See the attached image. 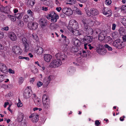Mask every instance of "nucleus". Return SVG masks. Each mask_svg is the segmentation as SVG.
I'll use <instances>...</instances> for the list:
<instances>
[{
  "instance_id": "nucleus-41",
  "label": "nucleus",
  "mask_w": 126,
  "mask_h": 126,
  "mask_svg": "<svg viewBox=\"0 0 126 126\" xmlns=\"http://www.w3.org/2000/svg\"><path fill=\"white\" fill-rule=\"evenodd\" d=\"M71 51L73 52H77L78 51V48L77 47H72L71 49Z\"/></svg>"
},
{
  "instance_id": "nucleus-3",
  "label": "nucleus",
  "mask_w": 126,
  "mask_h": 126,
  "mask_svg": "<svg viewBox=\"0 0 126 126\" xmlns=\"http://www.w3.org/2000/svg\"><path fill=\"white\" fill-rule=\"evenodd\" d=\"M113 45L114 47L119 49L123 48L125 46V43L119 40H116L114 41Z\"/></svg>"
},
{
  "instance_id": "nucleus-12",
  "label": "nucleus",
  "mask_w": 126,
  "mask_h": 126,
  "mask_svg": "<svg viewBox=\"0 0 126 126\" xmlns=\"http://www.w3.org/2000/svg\"><path fill=\"white\" fill-rule=\"evenodd\" d=\"M0 71L4 74L8 72L7 67L5 65L0 62Z\"/></svg>"
},
{
  "instance_id": "nucleus-32",
  "label": "nucleus",
  "mask_w": 126,
  "mask_h": 126,
  "mask_svg": "<svg viewBox=\"0 0 126 126\" xmlns=\"http://www.w3.org/2000/svg\"><path fill=\"white\" fill-rule=\"evenodd\" d=\"M14 16H15L16 18L17 19H20L23 16V14L22 13L19 14L18 13L16 14H15Z\"/></svg>"
},
{
  "instance_id": "nucleus-58",
  "label": "nucleus",
  "mask_w": 126,
  "mask_h": 126,
  "mask_svg": "<svg viewBox=\"0 0 126 126\" xmlns=\"http://www.w3.org/2000/svg\"><path fill=\"white\" fill-rule=\"evenodd\" d=\"M116 24H112V30H115L116 27Z\"/></svg>"
},
{
  "instance_id": "nucleus-13",
  "label": "nucleus",
  "mask_w": 126,
  "mask_h": 126,
  "mask_svg": "<svg viewBox=\"0 0 126 126\" xmlns=\"http://www.w3.org/2000/svg\"><path fill=\"white\" fill-rule=\"evenodd\" d=\"M32 118V121L33 123H36L38 120L39 116L36 113H33L29 116V118Z\"/></svg>"
},
{
  "instance_id": "nucleus-18",
  "label": "nucleus",
  "mask_w": 126,
  "mask_h": 126,
  "mask_svg": "<svg viewBox=\"0 0 126 126\" xmlns=\"http://www.w3.org/2000/svg\"><path fill=\"white\" fill-rule=\"evenodd\" d=\"M8 36L10 39L12 41H16L17 39V37L15 33L13 32L9 33Z\"/></svg>"
},
{
  "instance_id": "nucleus-51",
  "label": "nucleus",
  "mask_w": 126,
  "mask_h": 126,
  "mask_svg": "<svg viewBox=\"0 0 126 126\" xmlns=\"http://www.w3.org/2000/svg\"><path fill=\"white\" fill-rule=\"evenodd\" d=\"M8 72L10 74H14L15 73V71L13 70L11 68H9L8 69Z\"/></svg>"
},
{
  "instance_id": "nucleus-50",
  "label": "nucleus",
  "mask_w": 126,
  "mask_h": 126,
  "mask_svg": "<svg viewBox=\"0 0 126 126\" xmlns=\"http://www.w3.org/2000/svg\"><path fill=\"white\" fill-rule=\"evenodd\" d=\"M17 106L18 107H21L23 106L21 102V101L19 99L18 102L17 104Z\"/></svg>"
},
{
  "instance_id": "nucleus-29",
  "label": "nucleus",
  "mask_w": 126,
  "mask_h": 126,
  "mask_svg": "<svg viewBox=\"0 0 126 126\" xmlns=\"http://www.w3.org/2000/svg\"><path fill=\"white\" fill-rule=\"evenodd\" d=\"M58 25L57 24L54 23H51L50 26V28L51 30H55L57 27Z\"/></svg>"
},
{
  "instance_id": "nucleus-33",
  "label": "nucleus",
  "mask_w": 126,
  "mask_h": 126,
  "mask_svg": "<svg viewBox=\"0 0 126 126\" xmlns=\"http://www.w3.org/2000/svg\"><path fill=\"white\" fill-rule=\"evenodd\" d=\"M35 0H28L27 2V4L32 7L35 3Z\"/></svg>"
},
{
  "instance_id": "nucleus-59",
  "label": "nucleus",
  "mask_w": 126,
  "mask_h": 126,
  "mask_svg": "<svg viewBox=\"0 0 126 126\" xmlns=\"http://www.w3.org/2000/svg\"><path fill=\"white\" fill-rule=\"evenodd\" d=\"M2 29L4 30L7 31L9 30V27L8 26H7L6 27H3L2 28Z\"/></svg>"
},
{
  "instance_id": "nucleus-54",
  "label": "nucleus",
  "mask_w": 126,
  "mask_h": 126,
  "mask_svg": "<svg viewBox=\"0 0 126 126\" xmlns=\"http://www.w3.org/2000/svg\"><path fill=\"white\" fill-rule=\"evenodd\" d=\"M4 79V76L3 75H0V82H1Z\"/></svg>"
},
{
  "instance_id": "nucleus-16",
  "label": "nucleus",
  "mask_w": 126,
  "mask_h": 126,
  "mask_svg": "<svg viewBox=\"0 0 126 126\" xmlns=\"http://www.w3.org/2000/svg\"><path fill=\"white\" fill-rule=\"evenodd\" d=\"M31 90L29 89H26L23 93V95L25 99L30 98L31 96L30 94Z\"/></svg>"
},
{
  "instance_id": "nucleus-47",
  "label": "nucleus",
  "mask_w": 126,
  "mask_h": 126,
  "mask_svg": "<svg viewBox=\"0 0 126 126\" xmlns=\"http://www.w3.org/2000/svg\"><path fill=\"white\" fill-rule=\"evenodd\" d=\"M43 84V83L41 82L38 81L37 82V85L38 87H39L42 86Z\"/></svg>"
},
{
  "instance_id": "nucleus-46",
  "label": "nucleus",
  "mask_w": 126,
  "mask_h": 126,
  "mask_svg": "<svg viewBox=\"0 0 126 126\" xmlns=\"http://www.w3.org/2000/svg\"><path fill=\"white\" fill-rule=\"evenodd\" d=\"M104 47L108 48V50H112V48L107 44H105L104 46Z\"/></svg>"
},
{
  "instance_id": "nucleus-62",
  "label": "nucleus",
  "mask_w": 126,
  "mask_h": 126,
  "mask_svg": "<svg viewBox=\"0 0 126 126\" xmlns=\"http://www.w3.org/2000/svg\"><path fill=\"white\" fill-rule=\"evenodd\" d=\"M125 118V116H123V117H121L120 118V120L121 121H123L124 120V118Z\"/></svg>"
},
{
  "instance_id": "nucleus-55",
  "label": "nucleus",
  "mask_w": 126,
  "mask_h": 126,
  "mask_svg": "<svg viewBox=\"0 0 126 126\" xmlns=\"http://www.w3.org/2000/svg\"><path fill=\"white\" fill-rule=\"evenodd\" d=\"M100 123V122L98 120H96L95 121V124L96 126H99Z\"/></svg>"
},
{
  "instance_id": "nucleus-35",
  "label": "nucleus",
  "mask_w": 126,
  "mask_h": 126,
  "mask_svg": "<svg viewBox=\"0 0 126 126\" xmlns=\"http://www.w3.org/2000/svg\"><path fill=\"white\" fill-rule=\"evenodd\" d=\"M71 32L73 33L74 35H75L76 36H77L81 34L80 32H79L78 30H76V29L74 30L73 31Z\"/></svg>"
},
{
  "instance_id": "nucleus-53",
  "label": "nucleus",
  "mask_w": 126,
  "mask_h": 126,
  "mask_svg": "<svg viewBox=\"0 0 126 126\" xmlns=\"http://www.w3.org/2000/svg\"><path fill=\"white\" fill-rule=\"evenodd\" d=\"M24 81L23 78L22 77H20L19 78V84H21Z\"/></svg>"
},
{
  "instance_id": "nucleus-10",
  "label": "nucleus",
  "mask_w": 126,
  "mask_h": 126,
  "mask_svg": "<svg viewBox=\"0 0 126 126\" xmlns=\"http://www.w3.org/2000/svg\"><path fill=\"white\" fill-rule=\"evenodd\" d=\"M63 13L68 16L72 15L73 13V11L71 8H64L62 10Z\"/></svg>"
},
{
  "instance_id": "nucleus-61",
  "label": "nucleus",
  "mask_w": 126,
  "mask_h": 126,
  "mask_svg": "<svg viewBox=\"0 0 126 126\" xmlns=\"http://www.w3.org/2000/svg\"><path fill=\"white\" fill-rule=\"evenodd\" d=\"M38 72V69L37 68H35L34 69L32 70V72L34 74L37 73Z\"/></svg>"
},
{
  "instance_id": "nucleus-45",
  "label": "nucleus",
  "mask_w": 126,
  "mask_h": 126,
  "mask_svg": "<svg viewBox=\"0 0 126 126\" xmlns=\"http://www.w3.org/2000/svg\"><path fill=\"white\" fill-rule=\"evenodd\" d=\"M121 22L124 26L126 25V19L123 18L121 20Z\"/></svg>"
},
{
  "instance_id": "nucleus-9",
  "label": "nucleus",
  "mask_w": 126,
  "mask_h": 126,
  "mask_svg": "<svg viewBox=\"0 0 126 126\" xmlns=\"http://www.w3.org/2000/svg\"><path fill=\"white\" fill-rule=\"evenodd\" d=\"M12 50L13 51L16 55H20L22 52L21 48L19 46H17L13 47Z\"/></svg>"
},
{
  "instance_id": "nucleus-60",
  "label": "nucleus",
  "mask_w": 126,
  "mask_h": 126,
  "mask_svg": "<svg viewBox=\"0 0 126 126\" xmlns=\"http://www.w3.org/2000/svg\"><path fill=\"white\" fill-rule=\"evenodd\" d=\"M82 53H83L82 56H83L86 57L87 56V55L85 51L84 50H82Z\"/></svg>"
},
{
  "instance_id": "nucleus-7",
  "label": "nucleus",
  "mask_w": 126,
  "mask_h": 126,
  "mask_svg": "<svg viewBox=\"0 0 126 126\" xmlns=\"http://www.w3.org/2000/svg\"><path fill=\"white\" fill-rule=\"evenodd\" d=\"M82 22L84 26V28H86L89 26L88 25H90L91 22L92 23V25L94 24V22L92 21L90 19L84 18L82 20Z\"/></svg>"
},
{
  "instance_id": "nucleus-37",
  "label": "nucleus",
  "mask_w": 126,
  "mask_h": 126,
  "mask_svg": "<svg viewBox=\"0 0 126 126\" xmlns=\"http://www.w3.org/2000/svg\"><path fill=\"white\" fill-rule=\"evenodd\" d=\"M29 17L27 15L24 16H23V19L24 21L26 23L29 21Z\"/></svg>"
},
{
  "instance_id": "nucleus-28",
  "label": "nucleus",
  "mask_w": 126,
  "mask_h": 126,
  "mask_svg": "<svg viewBox=\"0 0 126 126\" xmlns=\"http://www.w3.org/2000/svg\"><path fill=\"white\" fill-rule=\"evenodd\" d=\"M59 18V16L58 15L56 14L55 15L51 18V21L52 22H56L57 19Z\"/></svg>"
},
{
  "instance_id": "nucleus-34",
  "label": "nucleus",
  "mask_w": 126,
  "mask_h": 126,
  "mask_svg": "<svg viewBox=\"0 0 126 126\" xmlns=\"http://www.w3.org/2000/svg\"><path fill=\"white\" fill-rule=\"evenodd\" d=\"M34 102L35 105L37 106H40V105L41 100L39 98H37V99L35 100Z\"/></svg>"
},
{
  "instance_id": "nucleus-5",
  "label": "nucleus",
  "mask_w": 126,
  "mask_h": 126,
  "mask_svg": "<svg viewBox=\"0 0 126 126\" xmlns=\"http://www.w3.org/2000/svg\"><path fill=\"white\" fill-rule=\"evenodd\" d=\"M86 14L89 16H91V15L96 16L99 14V12L96 9L92 8L89 11V10L87 11Z\"/></svg>"
},
{
  "instance_id": "nucleus-42",
  "label": "nucleus",
  "mask_w": 126,
  "mask_h": 126,
  "mask_svg": "<svg viewBox=\"0 0 126 126\" xmlns=\"http://www.w3.org/2000/svg\"><path fill=\"white\" fill-rule=\"evenodd\" d=\"M32 38L35 39L36 40H37L38 39V38L37 36L35 33H33L32 34Z\"/></svg>"
},
{
  "instance_id": "nucleus-17",
  "label": "nucleus",
  "mask_w": 126,
  "mask_h": 126,
  "mask_svg": "<svg viewBox=\"0 0 126 126\" xmlns=\"http://www.w3.org/2000/svg\"><path fill=\"white\" fill-rule=\"evenodd\" d=\"M84 43H87L88 44L91 42L92 41L93 38L91 36H85L83 39Z\"/></svg>"
},
{
  "instance_id": "nucleus-23",
  "label": "nucleus",
  "mask_w": 126,
  "mask_h": 126,
  "mask_svg": "<svg viewBox=\"0 0 126 126\" xmlns=\"http://www.w3.org/2000/svg\"><path fill=\"white\" fill-rule=\"evenodd\" d=\"M74 45L77 47H79L81 44V42L78 39H74L73 40Z\"/></svg>"
},
{
  "instance_id": "nucleus-11",
  "label": "nucleus",
  "mask_w": 126,
  "mask_h": 126,
  "mask_svg": "<svg viewBox=\"0 0 126 126\" xmlns=\"http://www.w3.org/2000/svg\"><path fill=\"white\" fill-rule=\"evenodd\" d=\"M55 57L61 61H63L66 58V56L63 52L59 53L55 55Z\"/></svg>"
},
{
  "instance_id": "nucleus-48",
  "label": "nucleus",
  "mask_w": 126,
  "mask_h": 126,
  "mask_svg": "<svg viewBox=\"0 0 126 126\" xmlns=\"http://www.w3.org/2000/svg\"><path fill=\"white\" fill-rule=\"evenodd\" d=\"M65 42H64V43L66 45H64V46H67L68 45L70 41L69 39H66L65 40H64Z\"/></svg>"
},
{
  "instance_id": "nucleus-21",
  "label": "nucleus",
  "mask_w": 126,
  "mask_h": 126,
  "mask_svg": "<svg viewBox=\"0 0 126 126\" xmlns=\"http://www.w3.org/2000/svg\"><path fill=\"white\" fill-rule=\"evenodd\" d=\"M96 50L97 52L100 55H104L107 52L106 50L103 49L102 48H100L99 47H97Z\"/></svg>"
},
{
  "instance_id": "nucleus-6",
  "label": "nucleus",
  "mask_w": 126,
  "mask_h": 126,
  "mask_svg": "<svg viewBox=\"0 0 126 126\" xmlns=\"http://www.w3.org/2000/svg\"><path fill=\"white\" fill-rule=\"evenodd\" d=\"M102 13L107 17L111 16L112 14L111 10L108 7H104L102 10Z\"/></svg>"
},
{
  "instance_id": "nucleus-1",
  "label": "nucleus",
  "mask_w": 126,
  "mask_h": 126,
  "mask_svg": "<svg viewBox=\"0 0 126 126\" xmlns=\"http://www.w3.org/2000/svg\"><path fill=\"white\" fill-rule=\"evenodd\" d=\"M42 101L44 110H46L50 109L51 107L50 102L48 95L44 94L43 96Z\"/></svg>"
},
{
  "instance_id": "nucleus-56",
  "label": "nucleus",
  "mask_w": 126,
  "mask_h": 126,
  "mask_svg": "<svg viewBox=\"0 0 126 126\" xmlns=\"http://www.w3.org/2000/svg\"><path fill=\"white\" fill-rule=\"evenodd\" d=\"M76 13L79 15H81L82 14V12L79 9H77L76 11Z\"/></svg>"
},
{
  "instance_id": "nucleus-2",
  "label": "nucleus",
  "mask_w": 126,
  "mask_h": 126,
  "mask_svg": "<svg viewBox=\"0 0 126 126\" xmlns=\"http://www.w3.org/2000/svg\"><path fill=\"white\" fill-rule=\"evenodd\" d=\"M78 23L74 20H72L69 22L68 26H67V29L71 32L73 31V30L78 28Z\"/></svg>"
},
{
  "instance_id": "nucleus-44",
  "label": "nucleus",
  "mask_w": 126,
  "mask_h": 126,
  "mask_svg": "<svg viewBox=\"0 0 126 126\" xmlns=\"http://www.w3.org/2000/svg\"><path fill=\"white\" fill-rule=\"evenodd\" d=\"M36 9L38 11H40L42 10V6L40 5L39 4L36 7Z\"/></svg>"
},
{
  "instance_id": "nucleus-57",
  "label": "nucleus",
  "mask_w": 126,
  "mask_h": 126,
  "mask_svg": "<svg viewBox=\"0 0 126 126\" xmlns=\"http://www.w3.org/2000/svg\"><path fill=\"white\" fill-rule=\"evenodd\" d=\"M37 98H38V97H37L36 94H33L32 96V99L33 100V101H34Z\"/></svg>"
},
{
  "instance_id": "nucleus-31",
  "label": "nucleus",
  "mask_w": 126,
  "mask_h": 126,
  "mask_svg": "<svg viewBox=\"0 0 126 126\" xmlns=\"http://www.w3.org/2000/svg\"><path fill=\"white\" fill-rule=\"evenodd\" d=\"M7 16L11 21L15 22L16 21V18L14 16L11 15H8Z\"/></svg>"
},
{
  "instance_id": "nucleus-43",
  "label": "nucleus",
  "mask_w": 126,
  "mask_h": 126,
  "mask_svg": "<svg viewBox=\"0 0 126 126\" xmlns=\"http://www.w3.org/2000/svg\"><path fill=\"white\" fill-rule=\"evenodd\" d=\"M121 9L122 11H124V12H126V5H123L121 8Z\"/></svg>"
},
{
  "instance_id": "nucleus-39",
  "label": "nucleus",
  "mask_w": 126,
  "mask_h": 126,
  "mask_svg": "<svg viewBox=\"0 0 126 126\" xmlns=\"http://www.w3.org/2000/svg\"><path fill=\"white\" fill-rule=\"evenodd\" d=\"M118 33L116 32H113L112 34V37L114 39L116 38L118 36Z\"/></svg>"
},
{
  "instance_id": "nucleus-25",
  "label": "nucleus",
  "mask_w": 126,
  "mask_h": 126,
  "mask_svg": "<svg viewBox=\"0 0 126 126\" xmlns=\"http://www.w3.org/2000/svg\"><path fill=\"white\" fill-rule=\"evenodd\" d=\"M106 35L104 34L103 32H101L99 34L98 39L99 40L102 41L105 38Z\"/></svg>"
},
{
  "instance_id": "nucleus-8",
  "label": "nucleus",
  "mask_w": 126,
  "mask_h": 126,
  "mask_svg": "<svg viewBox=\"0 0 126 126\" xmlns=\"http://www.w3.org/2000/svg\"><path fill=\"white\" fill-rule=\"evenodd\" d=\"M22 41L24 46L25 51L27 52L30 49L29 45L28 43L27 39L26 38L23 37L22 38Z\"/></svg>"
},
{
  "instance_id": "nucleus-24",
  "label": "nucleus",
  "mask_w": 126,
  "mask_h": 126,
  "mask_svg": "<svg viewBox=\"0 0 126 126\" xmlns=\"http://www.w3.org/2000/svg\"><path fill=\"white\" fill-rule=\"evenodd\" d=\"M35 52L38 54L41 55L43 52V49L42 48L40 47H37L35 48Z\"/></svg>"
},
{
  "instance_id": "nucleus-52",
  "label": "nucleus",
  "mask_w": 126,
  "mask_h": 126,
  "mask_svg": "<svg viewBox=\"0 0 126 126\" xmlns=\"http://www.w3.org/2000/svg\"><path fill=\"white\" fill-rule=\"evenodd\" d=\"M111 3V0H106L105 1V4L107 5H109Z\"/></svg>"
},
{
  "instance_id": "nucleus-38",
  "label": "nucleus",
  "mask_w": 126,
  "mask_h": 126,
  "mask_svg": "<svg viewBox=\"0 0 126 126\" xmlns=\"http://www.w3.org/2000/svg\"><path fill=\"white\" fill-rule=\"evenodd\" d=\"M56 14L53 11H52L50 13V14H49L48 16L49 17H50L52 18Z\"/></svg>"
},
{
  "instance_id": "nucleus-36",
  "label": "nucleus",
  "mask_w": 126,
  "mask_h": 126,
  "mask_svg": "<svg viewBox=\"0 0 126 126\" xmlns=\"http://www.w3.org/2000/svg\"><path fill=\"white\" fill-rule=\"evenodd\" d=\"M76 2V0H68L67 4L70 5H72L75 4Z\"/></svg>"
},
{
  "instance_id": "nucleus-19",
  "label": "nucleus",
  "mask_w": 126,
  "mask_h": 126,
  "mask_svg": "<svg viewBox=\"0 0 126 126\" xmlns=\"http://www.w3.org/2000/svg\"><path fill=\"white\" fill-rule=\"evenodd\" d=\"M24 117L22 113L19 112L17 116V120L18 122H21L23 120Z\"/></svg>"
},
{
  "instance_id": "nucleus-30",
  "label": "nucleus",
  "mask_w": 126,
  "mask_h": 126,
  "mask_svg": "<svg viewBox=\"0 0 126 126\" xmlns=\"http://www.w3.org/2000/svg\"><path fill=\"white\" fill-rule=\"evenodd\" d=\"M16 23L18 26L19 27H23L24 26V23L23 21L21 20H17Z\"/></svg>"
},
{
  "instance_id": "nucleus-14",
  "label": "nucleus",
  "mask_w": 126,
  "mask_h": 126,
  "mask_svg": "<svg viewBox=\"0 0 126 126\" xmlns=\"http://www.w3.org/2000/svg\"><path fill=\"white\" fill-rule=\"evenodd\" d=\"M38 24L36 23H32L31 24L30 23H28V28L31 30H35L37 29Z\"/></svg>"
},
{
  "instance_id": "nucleus-64",
  "label": "nucleus",
  "mask_w": 126,
  "mask_h": 126,
  "mask_svg": "<svg viewBox=\"0 0 126 126\" xmlns=\"http://www.w3.org/2000/svg\"><path fill=\"white\" fill-rule=\"evenodd\" d=\"M21 126H27V125L26 123L25 122H22L21 124Z\"/></svg>"
},
{
  "instance_id": "nucleus-26",
  "label": "nucleus",
  "mask_w": 126,
  "mask_h": 126,
  "mask_svg": "<svg viewBox=\"0 0 126 126\" xmlns=\"http://www.w3.org/2000/svg\"><path fill=\"white\" fill-rule=\"evenodd\" d=\"M52 56L51 55L48 54H46L44 55V59L45 61L47 62H49L51 59Z\"/></svg>"
},
{
  "instance_id": "nucleus-4",
  "label": "nucleus",
  "mask_w": 126,
  "mask_h": 126,
  "mask_svg": "<svg viewBox=\"0 0 126 126\" xmlns=\"http://www.w3.org/2000/svg\"><path fill=\"white\" fill-rule=\"evenodd\" d=\"M56 59L54 60L50 64V66L51 67L55 68L60 66L62 63L61 61L57 58Z\"/></svg>"
},
{
  "instance_id": "nucleus-63",
  "label": "nucleus",
  "mask_w": 126,
  "mask_h": 126,
  "mask_svg": "<svg viewBox=\"0 0 126 126\" xmlns=\"http://www.w3.org/2000/svg\"><path fill=\"white\" fill-rule=\"evenodd\" d=\"M56 10L58 12H60V11L62 10V8L61 7H57L56 8Z\"/></svg>"
},
{
  "instance_id": "nucleus-49",
  "label": "nucleus",
  "mask_w": 126,
  "mask_h": 126,
  "mask_svg": "<svg viewBox=\"0 0 126 126\" xmlns=\"http://www.w3.org/2000/svg\"><path fill=\"white\" fill-rule=\"evenodd\" d=\"M94 32H95L97 34H98L101 32V30L98 28L96 29L95 30H94Z\"/></svg>"
},
{
  "instance_id": "nucleus-20",
  "label": "nucleus",
  "mask_w": 126,
  "mask_h": 126,
  "mask_svg": "<svg viewBox=\"0 0 126 126\" xmlns=\"http://www.w3.org/2000/svg\"><path fill=\"white\" fill-rule=\"evenodd\" d=\"M84 30L86 31L87 34L89 35H92L93 33L94 32V30H93L91 28H89V26L87 27V28H84Z\"/></svg>"
},
{
  "instance_id": "nucleus-15",
  "label": "nucleus",
  "mask_w": 126,
  "mask_h": 126,
  "mask_svg": "<svg viewBox=\"0 0 126 126\" xmlns=\"http://www.w3.org/2000/svg\"><path fill=\"white\" fill-rule=\"evenodd\" d=\"M0 11L7 14L10 13V10L9 7L7 6L4 7L3 5H1L0 7Z\"/></svg>"
},
{
  "instance_id": "nucleus-40",
  "label": "nucleus",
  "mask_w": 126,
  "mask_h": 126,
  "mask_svg": "<svg viewBox=\"0 0 126 126\" xmlns=\"http://www.w3.org/2000/svg\"><path fill=\"white\" fill-rule=\"evenodd\" d=\"M27 12L28 14L30 16L33 17V16L34 15V13L31 10H28Z\"/></svg>"
},
{
  "instance_id": "nucleus-22",
  "label": "nucleus",
  "mask_w": 126,
  "mask_h": 126,
  "mask_svg": "<svg viewBox=\"0 0 126 126\" xmlns=\"http://www.w3.org/2000/svg\"><path fill=\"white\" fill-rule=\"evenodd\" d=\"M51 76H49L47 78H46L43 80V82L45 83V86L46 87L50 83L51 80Z\"/></svg>"
},
{
  "instance_id": "nucleus-27",
  "label": "nucleus",
  "mask_w": 126,
  "mask_h": 126,
  "mask_svg": "<svg viewBox=\"0 0 126 126\" xmlns=\"http://www.w3.org/2000/svg\"><path fill=\"white\" fill-rule=\"evenodd\" d=\"M39 23L42 27H44L47 25V21L45 19H41L39 21Z\"/></svg>"
}]
</instances>
